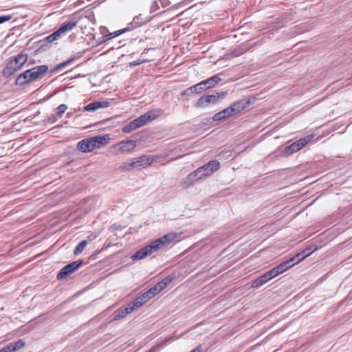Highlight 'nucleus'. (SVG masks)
<instances>
[{"mask_svg":"<svg viewBox=\"0 0 352 352\" xmlns=\"http://www.w3.org/2000/svg\"><path fill=\"white\" fill-rule=\"evenodd\" d=\"M60 36V34L58 32V30L55 31L54 33L51 34L48 36L46 37V41L48 43H52L57 39L58 36Z\"/></svg>","mask_w":352,"mask_h":352,"instance_id":"obj_30","label":"nucleus"},{"mask_svg":"<svg viewBox=\"0 0 352 352\" xmlns=\"http://www.w3.org/2000/svg\"><path fill=\"white\" fill-rule=\"evenodd\" d=\"M250 100H241L234 102L230 107L228 108H231L233 110V115L236 114L245 109L250 104Z\"/></svg>","mask_w":352,"mask_h":352,"instance_id":"obj_13","label":"nucleus"},{"mask_svg":"<svg viewBox=\"0 0 352 352\" xmlns=\"http://www.w3.org/2000/svg\"><path fill=\"white\" fill-rule=\"evenodd\" d=\"M199 170V168L195 170V171L190 173L188 175V180L190 182H193L198 179H201L207 177L206 175H205V173H204L202 171L198 172Z\"/></svg>","mask_w":352,"mask_h":352,"instance_id":"obj_20","label":"nucleus"},{"mask_svg":"<svg viewBox=\"0 0 352 352\" xmlns=\"http://www.w3.org/2000/svg\"><path fill=\"white\" fill-rule=\"evenodd\" d=\"M88 239L91 241V239H92V236H88Z\"/></svg>","mask_w":352,"mask_h":352,"instance_id":"obj_47","label":"nucleus"},{"mask_svg":"<svg viewBox=\"0 0 352 352\" xmlns=\"http://www.w3.org/2000/svg\"><path fill=\"white\" fill-rule=\"evenodd\" d=\"M131 313L129 311V307L126 306L125 307H120L118 310H116L113 314V320H118L124 318L127 314Z\"/></svg>","mask_w":352,"mask_h":352,"instance_id":"obj_19","label":"nucleus"},{"mask_svg":"<svg viewBox=\"0 0 352 352\" xmlns=\"http://www.w3.org/2000/svg\"><path fill=\"white\" fill-rule=\"evenodd\" d=\"M265 274H267V276L270 280H271L272 278L278 276L277 272L275 270L274 267L272 268V270L267 271V272H265Z\"/></svg>","mask_w":352,"mask_h":352,"instance_id":"obj_36","label":"nucleus"},{"mask_svg":"<svg viewBox=\"0 0 352 352\" xmlns=\"http://www.w3.org/2000/svg\"><path fill=\"white\" fill-rule=\"evenodd\" d=\"M87 245V242L86 240H83V241H80L77 245L76 248L74 249V255H78L79 254H80L84 250V249H85V248L86 247Z\"/></svg>","mask_w":352,"mask_h":352,"instance_id":"obj_27","label":"nucleus"},{"mask_svg":"<svg viewBox=\"0 0 352 352\" xmlns=\"http://www.w3.org/2000/svg\"><path fill=\"white\" fill-rule=\"evenodd\" d=\"M157 287H158V289L160 290V292L162 290H163L165 287H166V285L164 284V282H162V280L158 282L157 283L155 284Z\"/></svg>","mask_w":352,"mask_h":352,"instance_id":"obj_41","label":"nucleus"},{"mask_svg":"<svg viewBox=\"0 0 352 352\" xmlns=\"http://www.w3.org/2000/svg\"><path fill=\"white\" fill-rule=\"evenodd\" d=\"M48 70V66L42 65L34 67L21 73L16 78L15 85L23 86L34 82L43 76Z\"/></svg>","mask_w":352,"mask_h":352,"instance_id":"obj_2","label":"nucleus"},{"mask_svg":"<svg viewBox=\"0 0 352 352\" xmlns=\"http://www.w3.org/2000/svg\"><path fill=\"white\" fill-rule=\"evenodd\" d=\"M159 116V113L155 111H148L139 118L133 120L138 128L144 126L148 122L154 120Z\"/></svg>","mask_w":352,"mask_h":352,"instance_id":"obj_9","label":"nucleus"},{"mask_svg":"<svg viewBox=\"0 0 352 352\" xmlns=\"http://www.w3.org/2000/svg\"><path fill=\"white\" fill-rule=\"evenodd\" d=\"M76 58V57H72L69 59H67V60L57 65L55 68H54V70H58L65 66H67V65L70 64L71 63H72Z\"/></svg>","mask_w":352,"mask_h":352,"instance_id":"obj_29","label":"nucleus"},{"mask_svg":"<svg viewBox=\"0 0 352 352\" xmlns=\"http://www.w3.org/2000/svg\"><path fill=\"white\" fill-rule=\"evenodd\" d=\"M267 274L265 273L263 275L260 276L258 278L254 280L251 283V287L252 288H257L269 281Z\"/></svg>","mask_w":352,"mask_h":352,"instance_id":"obj_22","label":"nucleus"},{"mask_svg":"<svg viewBox=\"0 0 352 352\" xmlns=\"http://www.w3.org/2000/svg\"><path fill=\"white\" fill-rule=\"evenodd\" d=\"M136 146V142L133 140L121 142L119 150L122 153H126L133 150Z\"/></svg>","mask_w":352,"mask_h":352,"instance_id":"obj_16","label":"nucleus"},{"mask_svg":"<svg viewBox=\"0 0 352 352\" xmlns=\"http://www.w3.org/2000/svg\"><path fill=\"white\" fill-rule=\"evenodd\" d=\"M153 158L149 155H142L135 158L129 163H125L122 166L124 170H131L134 167L146 166L152 164Z\"/></svg>","mask_w":352,"mask_h":352,"instance_id":"obj_8","label":"nucleus"},{"mask_svg":"<svg viewBox=\"0 0 352 352\" xmlns=\"http://www.w3.org/2000/svg\"><path fill=\"white\" fill-rule=\"evenodd\" d=\"M140 64V63L138 62V61H134V62L131 63V65H133V66H136V65H138Z\"/></svg>","mask_w":352,"mask_h":352,"instance_id":"obj_44","label":"nucleus"},{"mask_svg":"<svg viewBox=\"0 0 352 352\" xmlns=\"http://www.w3.org/2000/svg\"><path fill=\"white\" fill-rule=\"evenodd\" d=\"M313 138V135H307L302 138L292 143L289 146L284 149V155L289 156L305 146Z\"/></svg>","mask_w":352,"mask_h":352,"instance_id":"obj_6","label":"nucleus"},{"mask_svg":"<svg viewBox=\"0 0 352 352\" xmlns=\"http://www.w3.org/2000/svg\"><path fill=\"white\" fill-rule=\"evenodd\" d=\"M292 266V263H291L290 261L288 259L287 261L283 262L282 263L276 266L274 269L276 271L277 274L279 275L288 269L291 268Z\"/></svg>","mask_w":352,"mask_h":352,"instance_id":"obj_25","label":"nucleus"},{"mask_svg":"<svg viewBox=\"0 0 352 352\" xmlns=\"http://www.w3.org/2000/svg\"><path fill=\"white\" fill-rule=\"evenodd\" d=\"M199 170V168L195 170V171L190 173L188 175V180L190 182H193L198 179H201L207 177L206 175H205V173H204L202 171L198 172Z\"/></svg>","mask_w":352,"mask_h":352,"instance_id":"obj_21","label":"nucleus"},{"mask_svg":"<svg viewBox=\"0 0 352 352\" xmlns=\"http://www.w3.org/2000/svg\"><path fill=\"white\" fill-rule=\"evenodd\" d=\"M105 244H106V247H109V246L110 245V243H107V242H106V243H105Z\"/></svg>","mask_w":352,"mask_h":352,"instance_id":"obj_46","label":"nucleus"},{"mask_svg":"<svg viewBox=\"0 0 352 352\" xmlns=\"http://www.w3.org/2000/svg\"><path fill=\"white\" fill-rule=\"evenodd\" d=\"M67 109V106L66 104H60L57 108V109H58L57 116L59 117H61L63 113H64L65 112Z\"/></svg>","mask_w":352,"mask_h":352,"instance_id":"obj_34","label":"nucleus"},{"mask_svg":"<svg viewBox=\"0 0 352 352\" xmlns=\"http://www.w3.org/2000/svg\"><path fill=\"white\" fill-rule=\"evenodd\" d=\"M220 167V164L217 160H212L199 167L198 172L202 171L207 177L211 175L214 172L217 170Z\"/></svg>","mask_w":352,"mask_h":352,"instance_id":"obj_10","label":"nucleus"},{"mask_svg":"<svg viewBox=\"0 0 352 352\" xmlns=\"http://www.w3.org/2000/svg\"><path fill=\"white\" fill-rule=\"evenodd\" d=\"M146 22V21L143 20L141 14H140L133 18V22L131 24H129L128 27L111 32V49H118L120 47V45H118V43H121L122 41H118L116 39L119 35L132 30L134 27L140 26L142 24L145 23Z\"/></svg>","mask_w":352,"mask_h":352,"instance_id":"obj_4","label":"nucleus"},{"mask_svg":"<svg viewBox=\"0 0 352 352\" xmlns=\"http://www.w3.org/2000/svg\"><path fill=\"white\" fill-rule=\"evenodd\" d=\"M28 59V55L23 52L11 56L6 65L1 70L2 76L6 78H8L14 75L23 67Z\"/></svg>","mask_w":352,"mask_h":352,"instance_id":"obj_3","label":"nucleus"},{"mask_svg":"<svg viewBox=\"0 0 352 352\" xmlns=\"http://www.w3.org/2000/svg\"><path fill=\"white\" fill-rule=\"evenodd\" d=\"M177 238V234L175 233H168L153 241L150 244L146 245L143 248L137 251L133 256V260H140L146 258L152 253L157 250L167 247L173 243Z\"/></svg>","mask_w":352,"mask_h":352,"instance_id":"obj_1","label":"nucleus"},{"mask_svg":"<svg viewBox=\"0 0 352 352\" xmlns=\"http://www.w3.org/2000/svg\"><path fill=\"white\" fill-rule=\"evenodd\" d=\"M226 95V92L215 93L212 94H204L195 104V107L197 108H201L210 104H217L220 99L224 98Z\"/></svg>","mask_w":352,"mask_h":352,"instance_id":"obj_5","label":"nucleus"},{"mask_svg":"<svg viewBox=\"0 0 352 352\" xmlns=\"http://www.w3.org/2000/svg\"><path fill=\"white\" fill-rule=\"evenodd\" d=\"M14 347H13L12 342L9 343L6 346H4L3 348L0 349V352H14Z\"/></svg>","mask_w":352,"mask_h":352,"instance_id":"obj_35","label":"nucleus"},{"mask_svg":"<svg viewBox=\"0 0 352 352\" xmlns=\"http://www.w3.org/2000/svg\"><path fill=\"white\" fill-rule=\"evenodd\" d=\"M309 251L310 248L305 249L302 252H299L298 254H296L294 256L290 258L289 260L294 266V265L298 263L304 258H305L307 256H308L310 254Z\"/></svg>","mask_w":352,"mask_h":352,"instance_id":"obj_17","label":"nucleus"},{"mask_svg":"<svg viewBox=\"0 0 352 352\" xmlns=\"http://www.w3.org/2000/svg\"><path fill=\"white\" fill-rule=\"evenodd\" d=\"M220 80L221 78L217 75H214L206 80H203V82L207 89L214 87Z\"/></svg>","mask_w":352,"mask_h":352,"instance_id":"obj_24","label":"nucleus"},{"mask_svg":"<svg viewBox=\"0 0 352 352\" xmlns=\"http://www.w3.org/2000/svg\"><path fill=\"white\" fill-rule=\"evenodd\" d=\"M173 280V277L172 276H167L164 278L162 280L164 282V284L166 285V287L169 285Z\"/></svg>","mask_w":352,"mask_h":352,"instance_id":"obj_38","label":"nucleus"},{"mask_svg":"<svg viewBox=\"0 0 352 352\" xmlns=\"http://www.w3.org/2000/svg\"><path fill=\"white\" fill-rule=\"evenodd\" d=\"M14 351L22 349L25 346V342L22 340H19L15 342H12Z\"/></svg>","mask_w":352,"mask_h":352,"instance_id":"obj_32","label":"nucleus"},{"mask_svg":"<svg viewBox=\"0 0 352 352\" xmlns=\"http://www.w3.org/2000/svg\"><path fill=\"white\" fill-rule=\"evenodd\" d=\"M83 260H78L72 262L63 267L57 274V279L62 280L65 279L69 274L77 270L82 264Z\"/></svg>","mask_w":352,"mask_h":352,"instance_id":"obj_7","label":"nucleus"},{"mask_svg":"<svg viewBox=\"0 0 352 352\" xmlns=\"http://www.w3.org/2000/svg\"><path fill=\"white\" fill-rule=\"evenodd\" d=\"M77 148L83 153H89L94 150L91 138L83 139L78 142Z\"/></svg>","mask_w":352,"mask_h":352,"instance_id":"obj_11","label":"nucleus"},{"mask_svg":"<svg viewBox=\"0 0 352 352\" xmlns=\"http://www.w3.org/2000/svg\"><path fill=\"white\" fill-rule=\"evenodd\" d=\"M136 123L133 120L130 122L129 123L126 124L123 128L122 131L124 133H130L137 129H138L136 126Z\"/></svg>","mask_w":352,"mask_h":352,"instance_id":"obj_28","label":"nucleus"},{"mask_svg":"<svg viewBox=\"0 0 352 352\" xmlns=\"http://www.w3.org/2000/svg\"><path fill=\"white\" fill-rule=\"evenodd\" d=\"M205 89H206L205 87V85H204L203 81H201V82L196 84L195 85H193V86L188 88L185 91V94H192V93H199L201 91L205 90Z\"/></svg>","mask_w":352,"mask_h":352,"instance_id":"obj_23","label":"nucleus"},{"mask_svg":"<svg viewBox=\"0 0 352 352\" xmlns=\"http://www.w3.org/2000/svg\"><path fill=\"white\" fill-rule=\"evenodd\" d=\"M109 135L108 134L103 136L96 135L95 137H92L91 140L94 148H100L104 146L107 143L106 140L107 138L109 139Z\"/></svg>","mask_w":352,"mask_h":352,"instance_id":"obj_15","label":"nucleus"},{"mask_svg":"<svg viewBox=\"0 0 352 352\" xmlns=\"http://www.w3.org/2000/svg\"><path fill=\"white\" fill-rule=\"evenodd\" d=\"M72 162V160L69 161V162H66L65 164H64L63 165H62V166H68V165H69Z\"/></svg>","mask_w":352,"mask_h":352,"instance_id":"obj_45","label":"nucleus"},{"mask_svg":"<svg viewBox=\"0 0 352 352\" xmlns=\"http://www.w3.org/2000/svg\"><path fill=\"white\" fill-rule=\"evenodd\" d=\"M202 351V348H201V345H199L197 346V347H195L194 349H192L191 351L190 352H201Z\"/></svg>","mask_w":352,"mask_h":352,"instance_id":"obj_42","label":"nucleus"},{"mask_svg":"<svg viewBox=\"0 0 352 352\" xmlns=\"http://www.w3.org/2000/svg\"><path fill=\"white\" fill-rule=\"evenodd\" d=\"M148 293L150 294V296L152 298L155 296H156L157 294L160 292V290L158 289V287L156 285L151 287L149 289L147 290Z\"/></svg>","mask_w":352,"mask_h":352,"instance_id":"obj_31","label":"nucleus"},{"mask_svg":"<svg viewBox=\"0 0 352 352\" xmlns=\"http://www.w3.org/2000/svg\"><path fill=\"white\" fill-rule=\"evenodd\" d=\"M77 25L76 21H70L65 22L57 30L58 32L60 34L72 30Z\"/></svg>","mask_w":352,"mask_h":352,"instance_id":"obj_18","label":"nucleus"},{"mask_svg":"<svg viewBox=\"0 0 352 352\" xmlns=\"http://www.w3.org/2000/svg\"><path fill=\"white\" fill-rule=\"evenodd\" d=\"M159 2L163 8L168 6L170 3L168 0H159Z\"/></svg>","mask_w":352,"mask_h":352,"instance_id":"obj_40","label":"nucleus"},{"mask_svg":"<svg viewBox=\"0 0 352 352\" xmlns=\"http://www.w3.org/2000/svg\"><path fill=\"white\" fill-rule=\"evenodd\" d=\"M109 102L108 101H94L90 104L84 107V111H95L96 110L107 107Z\"/></svg>","mask_w":352,"mask_h":352,"instance_id":"obj_12","label":"nucleus"},{"mask_svg":"<svg viewBox=\"0 0 352 352\" xmlns=\"http://www.w3.org/2000/svg\"><path fill=\"white\" fill-rule=\"evenodd\" d=\"M233 116V110L231 108H226L215 113L212 119L214 121H221Z\"/></svg>","mask_w":352,"mask_h":352,"instance_id":"obj_14","label":"nucleus"},{"mask_svg":"<svg viewBox=\"0 0 352 352\" xmlns=\"http://www.w3.org/2000/svg\"><path fill=\"white\" fill-rule=\"evenodd\" d=\"M102 38H104L105 41L110 39V34L103 36Z\"/></svg>","mask_w":352,"mask_h":352,"instance_id":"obj_43","label":"nucleus"},{"mask_svg":"<svg viewBox=\"0 0 352 352\" xmlns=\"http://www.w3.org/2000/svg\"><path fill=\"white\" fill-rule=\"evenodd\" d=\"M139 298V300L140 301L142 302V303L144 304V302H146L147 300H148L149 299H151L152 297L150 296V294L148 293V292H145L144 294H142V295H140V296L138 297Z\"/></svg>","mask_w":352,"mask_h":352,"instance_id":"obj_33","label":"nucleus"},{"mask_svg":"<svg viewBox=\"0 0 352 352\" xmlns=\"http://www.w3.org/2000/svg\"><path fill=\"white\" fill-rule=\"evenodd\" d=\"M160 9L159 3L157 1H155L152 3L151 6V12H156Z\"/></svg>","mask_w":352,"mask_h":352,"instance_id":"obj_37","label":"nucleus"},{"mask_svg":"<svg viewBox=\"0 0 352 352\" xmlns=\"http://www.w3.org/2000/svg\"><path fill=\"white\" fill-rule=\"evenodd\" d=\"M143 305L142 302L138 298H135L133 302L128 304L129 311L133 312Z\"/></svg>","mask_w":352,"mask_h":352,"instance_id":"obj_26","label":"nucleus"},{"mask_svg":"<svg viewBox=\"0 0 352 352\" xmlns=\"http://www.w3.org/2000/svg\"><path fill=\"white\" fill-rule=\"evenodd\" d=\"M12 19L11 15H2L0 16V24L10 21Z\"/></svg>","mask_w":352,"mask_h":352,"instance_id":"obj_39","label":"nucleus"}]
</instances>
